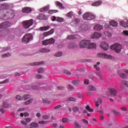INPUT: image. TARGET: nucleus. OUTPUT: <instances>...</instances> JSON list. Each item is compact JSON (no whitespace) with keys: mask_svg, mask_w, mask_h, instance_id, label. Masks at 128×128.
<instances>
[{"mask_svg":"<svg viewBox=\"0 0 128 128\" xmlns=\"http://www.w3.org/2000/svg\"><path fill=\"white\" fill-rule=\"evenodd\" d=\"M110 24L114 27H117L118 26V22L114 20H112L110 22Z\"/></svg>","mask_w":128,"mask_h":128,"instance_id":"412c9836","label":"nucleus"},{"mask_svg":"<svg viewBox=\"0 0 128 128\" xmlns=\"http://www.w3.org/2000/svg\"><path fill=\"white\" fill-rule=\"evenodd\" d=\"M64 73L67 74H69L70 75L72 74V73L70 72H69L68 70H64Z\"/></svg>","mask_w":128,"mask_h":128,"instance_id":"0e129e2a","label":"nucleus"},{"mask_svg":"<svg viewBox=\"0 0 128 128\" xmlns=\"http://www.w3.org/2000/svg\"><path fill=\"white\" fill-rule=\"evenodd\" d=\"M16 98L18 100H24V98L21 96L20 95H17L16 96Z\"/></svg>","mask_w":128,"mask_h":128,"instance_id":"c03bdc74","label":"nucleus"},{"mask_svg":"<svg viewBox=\"0 0 128 128\" xmlns=\"http://www.w3.org/2000/svg\"><path fill=\"white\" fill-rule=\"evenodd\" d=\"M10 56H11V55L9 53H8L2 55V58H5L9 57Z\"/></svg>","mask_w":128,"mask_h":128,"instance_id":"864d4df0","label":"nucleus"},{"mask_svg":"<svg viewBox=\"0 0 128 128\" xmlns=\"http://www.w3.org/2000/svg\"><path fill=\"white\" fill-rule=\"evenodd\" d=\"M102 34L98 32H94L92 35L91 37L92 38H98L101 36Z\"/></svg>","mask_w":128,"mask_h":128,"instance_id":"f3484780","label":"nucleus"},{"mask_svg":"<svg viewBox=\"0 0 128 128\" xmlns=\"http://www.w3.org/2000/svg\"><path fill=\"white\" fill-rule=\"evenodd\" d=\"M44 72V70L42 68H38V73H42Z\"/></svg>","mask_w":128,"mask_h":128,"instance_id":"3c124183","label":"nucleus"},{"mask_svg":"<svg viewBox=\"0 0 128 128\" xmlns=\"http://www.w3.org/2000/svg\"><path fill=\"white\" fill-rule=\"evenodd\" d=\"M57 89L59 90H64L65 89V88L62 86H58L57 87Z\"/></svg>","mask_w":128,"mask_h":128,"instance_id":"13d9d810","label":"nucleus"},{"mask_svg":"<svg viewBox=\"0 0 128 128\" xmlns=\"http://www.w3.org/2000/svg\"><path fill=\"white\" fill-rule=\"evenodd\" d=\"M84 84H89V80H88L85 79L84 80Z\"/></svg>","mask_w":128,"mask_h":128,"instance_id":"69168bd1","label":"nucleus"},{"mask_svg":"<svg viewBox=\"0 0 128 128\" xmlns=\"http://www.w3.org/2000/svg\"><path fill=\"white\" fill-rule=\"evenodd\" d=\"M10 107V104L7 102H4L3 104V108H7Z\"/></svg>","mask_w":128,"mask_h":128,"instance_id":"a19ab883","label":"nucleus"},{"mask_svg":"<svg viewBox=\"0 0 128 128\" xmlns=\"http://www.w3.org/2000/svg\"><path fill=\"white\" fill-rule=\"evenodd\" d=\"M75 126L77 128H81L80 125L77 122L75 124Z\"/></svg>","mask_w":128,"mask_h":128,"instance_id":"338daca9","label":"nucleus"},{"mask_svg":"<svg viewBox=\"0 0 128 128\" xmlns=\"http://www.w3.org/2000/svg\"><path fill=\"white\" fill-rule=\"evenodd\" d=\"M62 55V52H59L56 54H54V56L57 57L61 56Z\"/></svg>","mask_w":128,"mask_h":128,"instance_id":"4d7b16f0","label":"nucleus"},{"mask_svg":"<svg viewBox=\"0 0 128 128\" xmlns=\"http://www.w3.org/2000/svg\"><path fill=\"white\" fill-rule=\"evenodd\" d=\"M109 92L110 94V96H116L118 94V91L116 89L114 88H110Z\"/></svg>","mask_w":128,"mask_h":128,"instance_id":"9b49d317","label":"nucleus"},{"mask_svg":"<svg viewBox=\"0 0 128 128\" xmlns=\"http://www.w3.org/2000/svg\"><path fill=\"white\" fill-rule=\"evenodd\" d=\"M6 12V18H5L6 19V20L13 18L15 16V12L12 8H8Z\"/></svg>","mask_w":128,"mask_h":128,"instance_id":"f257e3e1","label":"nucleus"},{"mask_svg":"<svg viewBox=\"0 0 128 128\" xmlns=\"http://www.w3.org/2000/svg\"><path fill=\"white\" fill-rule=\"evenodd\" d=\"M32 40V34H26L23 36L22 42L24 44H28Z\"/></svg>","mask_w":128,"mask_h":128,"instance_id":"7ed1b4c3","label":"nucleus"},{"mask_svg":"<svg viewBox=\"0 0 128 128\" xmlns=\"http://www.w3.org/2000/svg\"><path fill=\"white\" fill-rule=\"evenodd\" d=\"M104 58L106 60H110L112 58V55H108L105 54Z\"/></svg>","mask_w":128,"mask_h":128,"instance_id":"c756f323","label":"nucleus"},{"mask_svg":"<svg viewBox=\"0 0 128 128\" xmlns=\"http://www.w3.org/2000/svg\"><path fill=\"white\" fill-rule=\"evenodd\" d=\"M9 80H10L9 79L5 80H4L0 82V84H3L7 83L8 82H9Z\"/></svg>","mask_w":128,"mask_h":128,"instance_id":"680f3d73","label":"nucleus"},{"mask_svg":"<svg viewBox=\"0 0 128 128\" xmlns=\"http://www.w3.org/2000/svg\"><path fill=\"white\" fill-rule=\"evenodd\" d=\"M23 26L24 28L28 29L30 27L32 24H34V22L32 19H30L28 20H25L22 22Z\"/></svg>","mask_w":128,"mask_h":128,"instance_id":"423d86ee","label":"nucleus"},{"mask_svg":"<svg viewBox=\"0 0 128 128\" xmlns=\"http://www.w3.org/2000/svg\"><path fill=\"white\" fill-rule=\"evenodd\" d=\"M112 112L114 114L116 115V116H118L119 115L120 113L118 112H116V110H112Z\"/></svg>","mask_w":128,"mask_h":128,"instance_id":"6e6d98bb","label":"nucleus"},{"mask_svg":"<svg viewBox=\"0 0 128 128\" xmlns=\"http://www.w3.org/2000/svg\"><path fill=\"white\" fill-rule=\"evenodd\" d=\"M73 16H74V12L72 11L68 12V14H66V16L69 18H72Z\"/></svg>","mask_w":128,"mask_h":128,"instance_id":"f704fd0d","label":"nucleus"},{"mask_svg":"<svg viewBox=\"0 0 128 128\" xmlns=\"http://www.w3.org/2000/svg\"><path fill=\"white\" fill-rule=\"evenodd\" d=\"M22 98H23V100H28V98H30V94H24V95Z\"/></svg>","mask_w":128,"mask_h":128,"instance_id":"c9c22d12","label":"nucleus"},{"mask_svg":"<svg viewBox=\"0 0 128 128\" xmlns=\"http://www.w3.org/2000/svg\"><path fill=\"white\" fill-rule=\"evenodd\" d=\"M97 56L98 58H104L105 54L98 53Z\"/></svg>","mask_w":128,"mask_h":128,"instance_id":"a18cd8bd","label":"nucleus"},{"mask_svg":"<svg viewBox=\"0 0 128 128\" xmlns=\"http://www.w3.org/2000/svg\"><path fill=\"white\" fill-rule=\"evenodd\" d=\"M54 28H52L48 32H44L40 35V38L42 39H44V38L50 36L54 34Z\"/></svg>","mask_w":128,"mask_h":128,"instance_id":"0eeeda50","label":"nucleus"},{"mask_svg":"<svg viewBox=\"0 0 128 128\" xmlns=\"http://www.w3.org/2000/svg\"><path fill=\"white\" fill-rule=\"evenodd\" d=\"M48 123V122L47 121L42 120V121L38 122L39 124H46Z\"/></svg>","mask_w":128,"mask_h":128,"instance_id":"5fc2aeb1","label":"nucleus"},{"mask_svg":"<svg viewBox=\"0 0 128 128\" xmlns=\"http://www.w3.org/2000/svg\"><path fill=\"white\" fill-rule=\"evenodd\" d=\"M57 12H58V10H48V14H50Z\"/></svg>","mask_w":128,"mask_h":128,"instance_id":"7c9ffc66","label":"nucleus"},{"mask_svg":"<svg viewBox=\"0 0 128 128\" xmlns=\"http://www.w3.org/2000/svg\"><path fill=\"white\" fill-rule=\"evenodd\" d=\"M123 34L126 36H128V30H124L122 32Z\"/></svg>","mask_w":128,"mask_h":128,"instance_id":"e2e57ef3","label":"nucleus"},{"mask_svg":"<svg viewBox=\"0 0 128 128\" xmlns=\"http://www.w3.org/2000/svg\"><path fill=\"white\" fill-rule=\"evenodd\" d=\"M49 8H50V6L49 5H47L42 8H40V12H46L48 11V10H49Z\"/></svg>","mask_w":128,"mask_h":128,"instance_id":"4be33fe9","label":"nucleus"},{"mask_svg":"<svg viewBox=\"0 0 128 128\" xmlns=\"http://www.w3.org/2000/svg\"><path fill=\"white\" fill-rule=\"evenodd\" d=\"M50 26H40V32L46 31V30H50Z\"/></svg>","mask_w":128,"mask_h":128,"instance_id":"aec40b11","label":"nucleus"},{"mask_svg":"<svg viewBox=\"0 0 128 128\" xmlns=\"http://www.w3.org/2000/svg\"><path fill=\"white\" fill-rule=\"evenodd\" d=\"M6 10H0V18L4 20H6Z\"/></svg>","mask_w":128,"mask_h":128,"instance_id":"f8f14e48","label":"nucleus"},{"mask_svg":"<svg viewBox=\"0 0 128 128\" xmlns=\"http://www.w3.org/2000/svg\"><path fill=\"white\" fill-rule=\"evenodd\" d=\"M56 22H64V18H62L58 17Z\"/></svg>","mask_w":128,"mask_h":128,"instance_id":"37998d69","label":"nucleus"},{"mask_svg":"<svg viewBox=\"0 0 128 128\" xmlns=\"http://www.w3.org/2000/svg\"><path fill=\"white\" fill-rule=\"evenodd\" d=\"M120 25L124 28H128V20H126V22L124 21H120Z\"/></svg>","mask_w":128,"mask_h":128,"instance_id":"b1692460","label":"nucleus"},{"mask_svg":"<svg viewBox=\"0 0 128 128\" xmlns=\"http://www.w3.org/2000/svg\"><path fill=\"white\" fill-rule=\"evenodd\" d=\"M72 83L75 85L76 86L79 84L80 80H74L72 81Z\"/></svg>","mask_w":128,"mask_h":128,"instance_id":"09e8293b","label":"nucleus"},{"mask_svg":"<svg viewBox=\"0 0 128 128\" xmlns=\"http://www.w3.org/2000/svg\"><path fill=\"white\" fill-rule=\"evenodd\" d=\"M72 110L74 112L76 113L80 110V108L78 106H74L72 108Z\"/></svg>","mask_w":128,"mask_h":128,"instance_id":"72a5a7b5","label":"nucleus"},{"mask_svg":"<svg viewBox=\"0 0 128 128\" xmlns=\"http://www.w3.org/2000/svg\"><path fill=\"white\" fill-rule=\"evenodd\" d=\"M44 64V62H34L33 63H31L30 66H38V65L42 64Z\"/></svg>","mask_w":128,"mask_h":128,"instance_id":"cd10ccee","label":"nucleus"},{"mask_svg":"<svg viewBox=\"0 0 128 128\" xmlns=\"http://www.w3.org/2000/svg\"><path fill=\"white\" fill-rule=\"evenodd\" d=\"M100 48L104 50H107L109 48V45L106 42H102L100 45Z\"/></svg>","mask_w":128,"mask_h":128,"instance_id":"ddd939ff","label":"nucleus"},{"mask_svg":"<svg viewBox=\"0 0 128 128\" xmlns=\"http://www.w3.org/2000/svg\"><path fill=\"white\" fill-rule=\"evenodd\" d=\"M87 88H88V90H89L90 92H94L96 90V88L92 85L88 86Z\"/></svg>","mask_w":128,"mask_h":128,"instance_id":"bb28decb","label":"nucleus"},{"mask_svg":"<svg viewBox=\"0 0 128 128\" xmlns=\"http://www.w3.org/2000/svg\"><path fill=\"white\" fill-rule=\"evenodd\" d=\"M62 122L63 123H67L68 122V118H63L62 120Z\"/></svg>","mask_w":128,"mask_h":128,"instance_id":"bf43d9fd","label":"nucleus"},{"mask_svg":"<svg viewBox=\"0 0 128 128\" xmlns=\"http://www.w3.org/2000/svg\"><path fill=\"white\" fill-rule=\"evenodd\" d=\"M120 77L124 79H126L128 78V76L125 74H120Z\"/></svg>","mask_w":128,"mask_h":128,"instance_id":"ea45409f","label":"nucleus"},{"mask_svg":"<svg viewBox=\"0 0 128 128\" xmlns=\"http://www.w3.org/2000/svg\"><path fill=\"white\" fill-rule=\"evenodd\" d=\"M86 24H82L81 25L80 28H79V30H86Z\"/></svg>","mask_w":128,"mask_h":128,"instance_id":"58836bf2","label":"nucleus"},{"mask_svg":"<svg viewBox=\"0 0 128 128\" xmlns=\"http://www.w3.org/2000/svg\"><path fill=\"white\" fill-rule=\"evenodd\" d=\"M66 100H68V102H76V99L74 98L70 97V98H68L66 99Z\"/></svg>","mask_w":128,"mask_h":128,"instance_id":"e433bc0d","label":"nucleus"},{"mask_svg":"<svg viewBox=\"0 0 128 128\" xmlns=\"http://www.w3.org/2000/svg\"><path fill=\"white\" fill-rule=\"evenodd\" d=\"M42 52H50V50L47 48H42L40 50Z\"/></svg>","mask_w":128,"mask_h":128,"instance_id":"49530a36","label":"nucleus"},{"mask_svg":"<svg viewBox=\"0 0 128 128\" xmlns=\"http://www.w3.org/2000/svg\"><path fill=\"white\" fill-rule=\"evenodd\" d=\"M39 88V86H31V89L36 90Z\"/></svg>","mask_w":128,"mask_h":128,"instance_id":"603ef678","label":"nucleus"},{"mask_svg":"<svg viewBox=\"0 0 128 128\" xmlns=\"http://www.w3.org/2000/svg\"><path fill=\"white\" fill-rule=\"evenodd\" d=\"M37 18L40 20H47V17L44 14H40L38 16Z\"/></svg>","mask_w":128,"mask_h":128,"instance_id":"6ab92c4d","label":"nucleus"},{"mask_svg":"<svg viewBox=\"0 0 128 128\" xmlns=\"http://www.w3.org/2000/svg\"><path fill=\"white\" fill-rule=\"evenodd\" d=\"M96 75L99 78L100 80H102V74L101 72H99L97 73Z\"/></svg>","mask_w":128,"mask_h":128,"instance_id":"8fccbe9b","label":"nucleus"},{"mask_svg":"<svg viewBox=\"0 0 128 128\" xmlns=\"http://www.w3.org/2000/svg\"><path fill=\"white\" fill-rule=\"evenodd\" d=\"M9 5L7 4H0V10L2 11L4 10V12H6V10L8 8Z\"/></svg>","mask_w":128,"mask_h":128,"instance_id":"9d476101","label":"nucleus"},{"mask_svg":"<svg viewBox=\"0 0 128 128\" xmlns=\"http://www.w3.org/2000/svg\"><path fill=\"white\" fill-rule=\"evenodd\" d=\"M55 42L54 39L53 38H50V39H46V40H44L42 43L43 45L48 46L49 44H54Z\"/></svg>","mask_w":128,"mask_h":128,"instance_id":"6e6552de","label":"nucleus"},{"mask_svg":"<svg viewBox=\"0 0 128 128\" xmlns=\"http://www.w3.org/2000/svg\"><path fill=\"white\" fill-rule=\"evenodd\" d=\"M86 109L89 112H94V110L90 108L89 105H87V106H86Z\"/></svg>","mask_w":128,"mask_h":128,"instance_id":"4c0bfd02","label":"nucleus"},{"mask_svg":"<svg viewBox=\"0 0 128 128\" xmlns=\"http://www.w3.org/2000/svg\"><path fill=\"white\" fill-rule=\"evenodd\" d=\"M56 5L60 10H64V7L63 6V4L58 1H56Z\"/></svg>","mask_w":128,"mask_h":128,"instance_id":"a211bd4d","label":"nucleus"},{"mask_svg":"<svg viewBox=\"0 0 128 128\" xmlns=\"http://www.w3.org/2000/svg\"><path fill=\"white\" fill-rule=\"evenodd\" d=\"M102 2L101 0H98L93 2L91 4V6L94 7H98L100 6L102 4Z\"/></svg>","mask_w":128,"mask_h":128,"instance_id":"dca6fc26","label":"nucleus"},{"mask_svg":"<svg viewBox=\"0 0 128 128\" xmlns=\"http://www.w3.org/2000/svg\"><path fill=\"white\" fill-rule=\"evenodd\" d=\"M44 104H50V102L47 100H46V99H44Z\"/></svg>","mask_w":128,"mask_h":128,"instance_id":"052dcab7","label":"nucleus"},{"mask_svg":"<svg viewBox=\"0 0 128 128\" xmlns=\"http://www.w3.org/2000/svg\"><path fill=\"white\" fill-rule=\"evenodd\" d=\"M94 29L96 30L100 31L102 29V26L100 24H96L94 27Z\"/></svg>","mask_w":128,"mask_h":128,"instance_id":"5701e85b","label":"nucleus"},{"mask_svg":"<svg viewBox=\"0 0 128 128\" xmlns=\"http://www.w3.org/2000/svg\"><path fill=\"white\" fill-rule=\"evenodd\" d=\"M11 23L9 22H4L0 24V29L10 28Z\"/></svg>","mask_w":128,"mask_h":128,"instance_id":"1a4fd4ad","label":"nucleus"},{"mask_svg":"<svg viewBox=\"0 0 128 128\" xmlns=\"http://www.w3.org/2000/svg\"><path fill=\"white\" fill-rule=\"evenodd\" d=\"M68 40H74L76 38V35H68L67 37Z\"/></svg>","mask_w":128,"mask_h":128,"instance_id":"473e14b6","label":"nucleus"},{"mask_svg":"<svg viewBox=\"0 0 128 128\" xmlns=\"http://www.w3.org/2000/svg\"><path fill=\"white\" fill-rule=\"evenodd\" d=\"M96 48V44H94V43H90L89 45H88V47L87 48L88 49H91V48Z\"/></svg>","mask_w":128,"mask_h":128,"instance_id":"a878e982","label":"nucleus"},{"mask_svg":"<svg viewBox=\"0 0 128 128\" xmlns=\"http://www.w3.org/2000/svg\"><path fill=\"white\" fill-rule=\"evenodd\" d=\"M110 48L112 50H114L116 51V52L120 53L122 49V46L120 44L116 43V44H113V45H112Z\"/></svg>","mask_w":128,"mask_h":128,"instance_id":"20e7f679","label":"nucleus"},{"mask_svg":"<svg viewBox=\"0 0 128 128\" xmlns=\"http://www.w3.org/2000/svg\"><path fill=\"white\" fill-rule=\"evenodd\" d=\"M121 85L124 86H126L128 87V81L124 80H122L121 82Z\"/></svg>","mask_w":128,"mask_h":128,"instance_id":"c85d7f7f","label":"nucleus"},{"mask_svg":"<svg viewBox=\"0 0 128 128\" xmlns=\"http://www.w3.org/2000/svg\"><path fill=\"white\" fill-rule=\"evenodd\" d=\"M80 22V18H75L72 20L70 24L72 26H74L76 24H78Z\"/></svg>","mask_w":128,"mask_h":128,"instance_id":"2eb2a0df","label":"nucleus"},{"mask_svg":"<svg viewBox=\"0 0 128 128\" xmlns=\"http://www.w3.org/2000/svg\"><path fill=\"white\" fill-rule=\"evenodd\" d=\"M33 100H34L32 98H30L27 102H25L24 104L26 106L29 105L30 104H32V102Z\"/></svg>","mask_w":128,"mask_h":128,"instance_id":"2f4dec72","label":"nucleus"},{"mask_svg":"<svg viewBox=\"0 0 128 128\" xmlns=\"http://www.w3.org/2000/svg\"><path fill=\"white\" fill-rule=\"evenodd\" d=\"M32 11V8L28 6L24 7L22 9V12L23 13L29 14Z\"/></svg>","mask_w":128,"mask_h":128,"instance_id":"4468645a","label":"nucleus"},{"mask_svg":"<svg viewBox=\"0 0 128 128\" xmlns=\"http://www.w3.org/2000/svg\"><path fill=\"white\" fill-rule=\"evenodd\" d=\"M42 78V76L41 75H40V74H38L36 76V78H38V79H40Z\"/></svg>","mask_w":128,"mask_h":128,"instance_id":"774afa93","label":"nucleus"},{"mask_svg":"<svg viewBox=\"0 0 128 128\" xmlns=\"http://www.w3.org/2000/svg\"><path fill=\"white\" fill-rule=\"evenodd\" d=\"M30 126H31L34 127V128H38V124L36 122H32L30 124Z\"/></svg>","mask_w":128,"mask_h":128,"instance_id":"de8ad7c7","label":"nucleus"},{"mask_svg":"<svg viewBox=\"0 0 128 128\" xmlns=\"http://www.w3.org/2000/svg\"><path fill=\"white\" fill-rule=\"evenodd\" d=\"M96 18L95 15L92 13L86 12L83 14V19L85 20H90Z\"/></svg>","mask_w":128,"mask_h":128,"instance_id":"f03ea898","label":"nucleus"},{"mask_svg":"<svg viewBox=\"0 0 128 128\" xmlns=\"http://www.w3.org/2000/svg\"><path fill=\"white\" fill-rule=\"evenodd\" d=\"M78 46V45H76V43H70L69 45L68 46V48H76Z\"/></svg>","mask_w":128,"mask_h":128,"instance_id":"393cba45","label":"nucleus"},{"mask_svg":"<svg viewBox=\"0 0 128 128\" xmlns=\"http://www.w3.org/2000/svg\"><path fill=\"white\" fill-rule=\"evenodd\" d=\"M104 34L108 38H110L112 36V34L110 32H104Z\"/></svg>","mask_w":128,"mask_h":128,"instance_id":"79ce46f5","label":"nucleus"},{"mask_svg":"<svg viewBox=\"0 0 128 128\" xmlns=\"http://www.w3.org/2000/svg\"><path fill=\"white\" fill-rule=\"evenodd\" d=\"M90 44V40H82L81 41H80V48H88V46Z\"/></svg>","mask_w":128,"mask_h":128,"instance_id":"39448f33","label":"nucleus"}]
</instances>
